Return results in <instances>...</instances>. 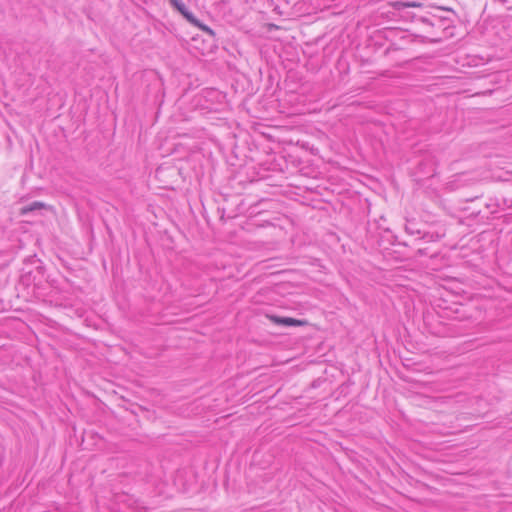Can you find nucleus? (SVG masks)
<instances>
[{"label": "nucleus", "instance_id": "f257e3e1", "mask_svg": "<svg viewBox=\"0 0 512 512\" xmlns=\"http://www.w3.org/2000/svg\"><path fill=\"white\" fill-rule=\"evenodd\" d=\"M169 3L179 11L191 24L201 28L203 31L213 34V31L206 25L201 24L185 6L181 0H168Z\"/></svg>", "mask_w": 512, "mask_h": 512}, {"label": "nucleus", "instance_id": "f03ea898", "mask_svg": "<svg viewBox=\"0 0 512 512\" xmlns=\"http://www.w3.org/2000/svg\"><path fill=\"white\" fill-rule=\"evenodd\" d=\"M49 206L41 201H34L28 205H25L20 208L19 214L22 216L28 215L34 212H40L42 210L48 209Z\"/></svg>", "mask_w": 512, "mask_h": 512}, {"label": "nucleus", "instance_id": "7ed1b4c3", "mask_svg": "<svg viewBox=\"0 0 512 512\" xmlns=\"http://www.w3.org/2000/svg\"><path fill=\"white\" fill-rule=\"evenodd\" d=\"M270 320L278 325H284V326H301L303 325V321L294 319L291 317H279V316H269Z\"/></svg>", "mask_w": 512, "mask_h": 512}, {"label": "nucleus", "instance_id": "20e7f679", "mask_svg": "<svg viewBox=\"0 0 512 512\" xmlns=\"http://www.w3.org/2000/svg\"><path fill=\"white\" fill-rule=\"evenodd\" d=\"M392 6L394 9L396 10H403L405 8H410V7H422L423 4L422 3H419V2H403V1H396V2H393L392 3Z\"/></svg>", "mask_w": 512, "mask_h": 512}, {"label": "nucleus", "instance_id": "39448f33", "mask_svg": "<svg viewBox=\"0 0 512 512\" xmlns=\"http://www.w3.org/2000/svg\"><path fill=\"white\" fill-rule=\"evenodd\" d=\"M443 235V233L438 232H422L420 238L425 240L426 242H434L442 238Z\"/></svg>", "mask_w": 512, "mask_h": 512}, {"label": "nucleus", "instance_id": "423d86ee", "mask_svg": "<svg viewBox=\"0 0 512 512\" xmlns=\"http://www.w3.org/2000/svg\"><path fill=\"white\" fill-rule=\"evenodd\" d=\"M405 230L410 235H417L420 237L422 231L417 227V224L414 221H408L405 225Z\"/></svg>", "mask_w": 512, "mask_h": 512}]
</instances>
